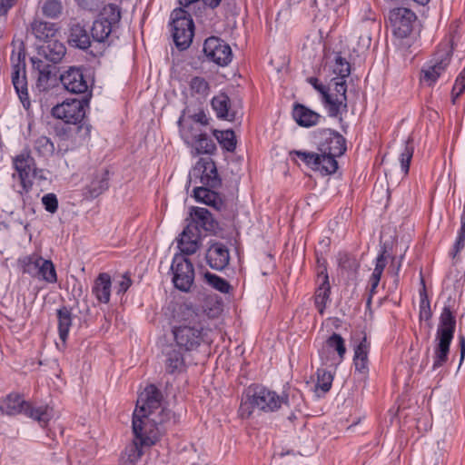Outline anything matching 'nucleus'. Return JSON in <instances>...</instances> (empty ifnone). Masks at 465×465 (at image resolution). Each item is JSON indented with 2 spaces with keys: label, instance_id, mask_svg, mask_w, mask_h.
<instances>
[{
  "label": "nucleus",
  "instance_id": "nucleus-1",
  "mask_svg": "<svg viewBox=\"0 0 465 465\" xmlns=\"http://www.w3.org/2000/svg\"><path fill=\"white\" fill-rule=\"evenodd\" d=\"M301 394L299 391H293L290 397L289 394L278 395L263 386L254 385L248 388L245 399L242 401L239 408L240 416L243 419L249 418L254 410L264 412H272L280 409L282 405L288 407H299Z\"/></svg>",
  "mask_w": 465,
  "mask_h": 465
},
{
  "label": "nucleus",
  "instance_id": "nucleus-2",
  "mask_svg": "<svg viewBox=\"0 0 465 465\" xmlns=\"http://www.w3.org/2000/svg\"><path fill=\"white\" fill-rule=\"evenodd\" d=\"M455 301L449 297L439 317L433 355L432 371L443 366L449 359L450 347L456 330Z\"/></svg>",
  "mask_w": 465,
  "mask_h": 465
},
{
  "label": "nucleus",
  "instance_id": "nucleus-3",
  "mask_svg": "<svg viewBox=\"0 0 465 465\" xmlns=\"http://www.w3.org/2000/svg\"><path fill=\"white\" fill-rule=\"evenodd\" d=\"M182 321L184 322L173 329L176 346L184 351L196 350L202 342L207 341L203 325L198 322V314L193 308L180 307Z\"/></svg>",
  "mask_w": 465,
  "mask_h": 465
},
{
  "label": "nucleus",
  "instance_id": "nucleus-4",
  "mask_svg": "<svg viewBox=\"0 0 465 465\" xmlns=\"http://www.w3.org/2000/svg\"><path fill=\"white\" fill-rule=\"evenodd\" d=\"M170 411L161 410L158 413L151 412L150 415L134 414L133 431L140 444L145 446L154 445L160 437L159 426L170 419Z\"/></svg>",
  "mask_w": 465,
  "mask_h": 465
},
{
  "label": "nucleus",
  "instance_id": "nucleus-5",
  "mask_svg": "<svg viewBox=\"0 0 465 465\" xmlns=\"http://www.w3.org/2000/svg\"><path fill=\"white\" fill-rule=\"evenodd\" d=\"M0 411L9 416L24 413L34 419L45 427L51 419V413L47 406L33 407L30 402L25 401L18 393H10L0 401Z\"/></svg>",
  "mask_w": 465,
  "mask_h": 465
},
{
  "label": "nucleus",
  "instance_id": "nucleus-6",
  "mask_svg": "<svg viewBox=\"0 0 465 465\" xmlns=\"http://www.w3.org/2000/svg\"><path fill=\"white\" fill-rule=\"evenodd\" d=\"M307 82L322 95V102L331 117H338L347 111V85L343 82L331 84L333 89L321 84L316 77H309Z\"/></svg>",
  "mask_w": 465,
  "mask_h": 465
},
{
  "label": "nucleus",
  "instance_id": "nucleus-7",
  "mask_svg": "<svg viewBox=\"0 0 465 465\" xmlns=\"http://www.w3.org/2000/svg\"><path fill=\"white\" fill-rule=\"evenodd\" d=\"M88 103L87 98L67 100L53 107L52 114L54 117L63 120L65 124L77 125V130L79 132L84 130V135L88 136L90 126L82 124Z\"/></svg>",
  "mask_w": 465,
  "mask_h": 465
},
{
  "label": "nucleus",
  "instance_id": "nucleus-8",
  "mask_svg": "<svg viewBox=\"0 0 465 465\" xmlns=\"http://www.w3.org/2000/svg\"><path fill=\"white\" fill-rule=\"evenodd\" d=\"M172 31L175 45L181 49H187L193 42L194 35V24L189 11L176 8L172 12Z\"/></svg>",
  "mask_w": 465,
  "mask_h": 465
},
{
  "label": "nucleus",
  "instance_id": "nucleus-9",
  "mask_svg": "<svg viewBox=\"0 0 465 465\" xmlns=\"http://www.w3.org/2000/svg\"><path fill=\"white\" fill-rule=\"evenodd\" d=\"M121 13L115 5H109L104 8L99 17L93 23L91 35L97 43H104L114 29L118 25Z\"/></svg>",
  "mask_w": 465,
  "mask_h": 465
},
{
  "label": "nucleus",
  "instance_id": "nucleus-10",
  "mask_svg": "<svg viewBox=\"0 0 465 465\" xmlns=\"http://www.w3.org/2000/svg\"><path fill=\"white\" fill-rule=\"evenodd\" d=\"M190 182L195 184L217 188L221 185L215 163L210 158H200L189 174Z\"/></svg>",
  "mask_w": 465,
  "mask_h": 465
},
{
  "label": "nucleus",
  "instance_id": "nucleus-11",
  "mask_svg": "<svg viewBox=\"0 0 465 465\" xmlns=\"http://www.w3.org/2000/svg\"><path fill=\"white\" fill-rule=\"evenodd\" d=\"M174 286L183 292H188L194 281V269L191 261L183 255H174L171 266Z\"/></svg>",
  "mask_w": 465,
  "mask_h": 465
},
{
  "label": "nucleus",
  "instance_id": "nucleus-12",
  "mask_svg": "<svg viewBox=\"0 0 465 465\" xmlns=\"http://www.w3.org/2000/svg\"><path fill=\"white\" fill-rule=\"evenodd\" d=\"M452 56V47L449 43H444L440 45L439 49L435 53L431 64L427 69L422 70L423 80L428 82L430 84L436 82L440 75L449 66Z\"/></svg>",
  "mask_w": 465,
  "mask_h": 465
},
{
  "label": "nucleus",
  "instance_id": "nucleus-13",
  "mask_svg": "<svg viewBox=\"0 0 465 465\" xmlns=\"http://www.w3.org/2000/svg\"><path fill=\"white\" fill-rule=\"evenodd\" d=\"M163 395L162 392L153 384L146 386L137 399L136 409L134 414L150 415L151 412L158 413L162 407Z\"/></svg>",
  "mask_w": 465,
  "mask_h": 465
},
{
  "label": "nucleus",
  "instance_id": "nucleus-14",
  "mask_svg": "<svg viewBox=\"0 0 465 465\" xmlns=\"http://www.w3.org/2000/svg\"><path fill=\"white\" fill-rule=\"evenodd\" d=\"M203 53L206 57L218 65H227L232 58L231 46L219 37L212 36L205 40Z\"/></svg>",
  "mask_w": 465,
  "mask_h": 465
},
{
  "label": "nucleus",
  "instance_id": "nucleus-15",
  "mask_svg": "<svg viewBox=\"0 0 465 465\" xmlns=\"http://www.w3.org/2000/svg\"><path fill=\"white\" fill-rule=\"evenodd\" d=\"M415 14L405 7H398L390 11L389 21L393 32L401 38L408 36L412 31V23L415 21Z\"/></svg>",
  "mask_w": 465,
  "mask_h": 465
},
{
  "label": "nucleus",
  "instance_id": "nucleus-16",
  "mask_svg": "<svg viewBox=\"0 0 465 465\" xmlns=\"http://www.w3.org/2000/svg\"><path fill=\"white\" fill-rule=\"evenodd\" d=\"M59 80L64 88L71 94H85L90 85L79 67L70 66L59 75Z\"/></svg>",
  "mask_w": 465,
  "mask_h": 465
},
{
  "label": "nucleus",
  "instance_id": "nucleus-17",
  "mask_svg": "<svg viewBox=\"0 0 465 465\" xmlns=\"http://www.w3.org/2000/svg\"><path fill=\"white\" fill-rule=\"evenodd\" d=\"M177 243L180 255L194 254L202 245L201 231L197 230L194 224H187L181 232Z\"/></svg>",
  "mask_w": 465,
  "mask_h": 465
},
{
  "label": "nucleus",
  "instance_id": "nucleus-18",
  "mask_svg": "<svg viewBox=\"0 0 465 465\" xmlns=\"http://www.w3.org/2000/svg\"><path fill=\"white\" fill-rule=\"evenodd\" d=\"M318 150L322 153L342 155L346 151V140L338 132L324 130L322 134V141Z\"/></svg>",
  "mask_w": 465,
  "mask_h": 465
},
{
  "label": "nucleus",
  "instance_id": "nucleus-19",
  "mask_svg": "<svg viewBox=\"0 0 465 465\" xmlns=\"http://www.w3.org/2000/svg\"><path fill=\"white\" fill-rule=\"evenodd\" d=\"M207 264L213 270L223 271L230 262V252L228 247L220 242H212L205 254Z\"/></svg>",
  "mask_w": 465,
  "mask_h": 465
},
{
  "label": "nucleus",
  "instance_id": "nucleus-20",
  "mask_svg": "<svg viewBox=\"0 0 465 465\" xmlns=\"http://www.w3.org/2000/svg\"><path fill=\"white\" fill-rule=\"evenodd\" d=\"M32 62L37 71L36 88L40 92L48 90L56 81L55 66L41 59L32 58Z\"/></svg>",
  "mask_w": 465,
  "mask_h": 465
},
{
  "label": "nucleus",
  "instance_id": "nucleus-21",
  "mask_svg": "<svg viewBox=\"0 0 465 465\" xmlns=\"http://www.w3.org/2000/svg\"><path fill=\"white\" fill-rule=\"evenodd\" d=\"M163 354L165 357L164 366L166 372L174 374L181 372L185 366L184 358L183 353L176 345L169 344L163 350Z\"/></svg>",
  "mask_w": 465,
  "mask_h": 465
},
{
  "label": "nucleus",
  "instance_id": "nucleus-22",
  "mask_svg": "<svg viewBox=\"0 0 465 465\" xmlns=\"http://www.w3.org/2000/svg\"><path fill=\"white\" fill-rule=\"evenodd\" d=\"M12 82L23 105L25 107H28L30 105V101L27 91L25 64L22 66L20 64L15 65L12 73Z\"/></svg>",
  "mask_w": 465,
  "mask_h": 465
},
{
  "label": "nucleus",
  "instance_id": "nucleus-23",
  "mask_svg": "<svg viewBox=\"0 0 465 465\" xmlns=\"http://www.w3.org/2000/svg\"><path fill=\"white\" fill-rule=\"evenodd\" d=\"M109 187V172L106 169L96 171L90 183L85 188V195L91 199L96 198Z\"/></svg>",
  "mask_w": 465,
  "mask_h": 465
},
{
  "label": "nucleus",
  "instance_id": "nucleus-24",
  "mask_svg": "<svg viewBox=\"0 0 465 465\" xmlns=\"http://www.w3.org/2000/svg\"><path fill=\"white\" fill-rule=\"evenodd\" d=\"M190 215L192 220L188 224H194L199 231L201 229L205 232L215 231L216 223L207 209L201 207L193 208Z\"/></svg>",
  "mask_w": 465,
  "mask_h": 465
},
{
  "label": "nucleus",
  "instance_id": "nucleus-25",
  "mask_svg": "<svg viewBox=\"0 0 465 465\" xmlns=\"http://www.w3.org/2000/svg\"><path fill=\"white\" fill-rule=\"evenodd\" d=\"M14 167L23 183L28 180L35 171L34 158L28 153H22L13 160Z\"/></svg>",
  "mask_w": 465,
  "mask_h": 465
},
{
  "label": "nucleus",
  "instance_id": "nucleus-26",
  "mask_svg": "<svg viewBox=\"0 0 465 465\" xmlns=\"http://www.w3.org/2000/svg\"><path fill=\"white\" fill-rule=\"evenodd\" d=\"M111 276L106 272H101L94 282L92 292L100 302L108 303L111 295Z\"/></svg>",
  "mask_w": 465,
  "mask_h": 465
},
{
  "label": "nucleus",
  "instance_id": "nucleus-27",
  "mask_svg": "<svg viewBox=\"0 0 465 465\" xmlns=\"http://www.w3.org/2000/svg\"><path fill=\"white\" fill-rule=\"evenodd\" d=\"M292 115L296 123L302 127H311L318 124L321 115L303 104H296Z\"/></svg>",
  "mask_w": 465,
  "mask_h": 465
},
{
  "label": "nucleus",
  "instance_id": "nucleus-28",
  "mask_svg": "<svg viewBox=\"0 0 465 465\" xmlns=\"http://www.w3.org/2000/svg\"><path fill=\"white\" fill-rule=\"evenodd\" d=\"M68 43L72 46L86 50L91 46V39L88 31L80 24L73 25L70 28Z\"/></svg>",
  "mask_w": 465,
  "mask_h": 465
},
{
  "label": "nucleus",
  "instance_id": "nucleus-29",
  "mask_svg": "<svg viewBox=\"0 0 465 465\" xmlns=\"http://www.w3.org/2000/svg\"><path fill=\"white\" fill-rule=\"evenodd\" d=\"M212 106L218 118L228 121L234 120L235 114L230 111V98L226 94L221 93L214 96L212 100Z\"/></svg>",
  "mask_w": 465,
  "mask_h": 465
},
{
  "label": "nucleus",
  "instance_id": "nucleus-30",
  "mask_svg": "<svg viewBox=\"0 0 465 465\" xmlns=\"http://www.w3.org/2000/svg\"><path fill=\"white\" fill-rule=\"evenodd\" d=\"M320 276L322 278V282L318 287L315 292L314 303L320 314L324 313L327 302L330 299L331 286L329 283L328 274L323 272H321Z\"/></svg>",
  "mask_w": 465,
  "mask_h": 465
},
{
  "label": "nucleus",
  "instance_id": "nucleus-31",
  "mask_svg": "<svg viewBox=\"0 0 465 465\" xmlns=\"http://www.w3.org/2000/svg\"><path fill=\"white\" fill-rule=\"evenodd\" d=\"M143 446H145V444H140V441L134 439L131 444L125 447L120 457L119 464L134 465L143 454L142 450Z\"/></svg>",
  "mask_w": 465,
  "mask_h": 465
},
{
  "label": "nucleus",
  "instance_id": "nucleus-32",
  "mask_svg": "<svg viewBox=\"0 0 465 465\" xmlns=\"http://www.w3.org/2000/svg\"><path fill=\"white\" fill-rule=\"evenodd\" d=\"M31 29L37 39L45 42L53 38L57 33L55 24L42 20H35L31 25Z\"/></svg>",
  "mask_w": 465,
  "mask_h": 465
},
{
  "label": "nucleus",
  "instance_id": "nucleus-33",
  "mask_svg": "<svg viewBox=\"0 0 465 465\" xmlns=\"http://www.w3.org/2000/svg\"><path fill=\"white\" fill-rule=\"evenodd\" d=\"M332 72L337 77L331 79V84H335L336 83L343 82L346 85V78L351 74V64L343 58L340 53L334 54V63L332 64Z\"/></svg>",
  "mask_w": 465,
  "mask_h": 465
},
{
  "label": "nucleus",
  "instance_id": "nucleus-34",
  "mask_svg": "<svg viewBox=\"0 0 465 465\" xmlns=\"http://www.w3.org/2000/svg\"><path fill=\"white\" fill-rule=\"evenodd\" d=\"M179 125L181 136L188 145L195 143L196 139H199L203 133L200 125L187 122L183 123L181 119L179 120Z\"/></svg>",
  "mask_w": 465,
  "mask_h": 465
},
{
  "label": "nucleus",
  "instance_id": "nucleus-35",
  "mask_svg": "<svg viewBox=\"0 0 465 465\" xmlns=\"http://www.w3.org/2000/svg\"><path fill=\"white\" fill-rule=\"evenodd\" d=\"M57 318L59 337L63 342H65L72 325V313L70 309L67 307H62L57 310Z\"/></svg>",
  "mask_w": 465,
  "mask_h": 465
},
{
  "label": "nucleus",
  "instance_id": "nucleus-36",
  "mask_svg": "<svg viewBox=\"0 0 465 465\" xmlns=\"http://www.w3.org/2000/svg\"><path fill=\"white\" fill-rule=\"evenodd\" d=\"M43 52L48 61L56 64L64 56L66 48L59 41H48V44L43 48Z\"/></svg>",
  "mask_w": 465,
  "mask_h": 465
},
{
  "label": "nucleus",
  "instance_id": "nucleus-37",
  "mask_svg": "<svg viewBox=\"0 0 465 465\" xmlns=\"http://www.w3.org/2000/svg\"><path fill=\"white\" fill-rule=\"evenodd\" d=\"M369 348L370 343L367 341V338L365 336L355 348L353 361L356 370L360 371L367 368Z\"/></svg>",
  "mask_w": 465,
  "mask_h": 465
},
{
  "label": "nucleus",
  "instance_id": "nucleus-38",
  "mask_svg": "<svg viewBox=\"0 0 465 465\" xmlns=\"http://www.w3.org/2000/svg\"><path fill=\"white\" fill-rule=\"evenodd\" d=\"M339 156L340 155L320 153V161L319 164H317L318 171L323 175L334 173L338 168V162L336 161V157Z\"/></svg>",
  "mask_w": 465,
  "mask_h": 465
},
{
  "label": "nucleus",
  "instance_id": "nucleus-39",
  "mask_svg": "<svg viewBox=\"0 0 465 465\" xmlns=\"http://www.w3.org/2000/svg\"><path fill=\"white\" fill-rule=\"evenodd\" d=\"M414 146L411 138H408L402 144V148L400 153V163L402 172L407 174L410 170V163L413 156Z\"/></svg>",
  "mask_w": 465,
  "mask_h": 465
},
{
  "label": "nucleus",
  "instance_id": "nucleus-40",
  "mask_svg": "<svg viewBox=\"0 0 465 465\" xmlns=\"http://www.w3.org/2000/svg\"><path fill=\"white\" fill-rule=\"evenodd\" d=\"M213 189L204 185L195 186L193 189L194 198L207 205H213L216 202L217 194Z\"/></svg>",
  "mask_w": 465,
  "mask_h": 465
},
{
  "label": "nucleus",
  "instance_id": "nucleus-41",
  "mask_svg": "<svg viewBox=\"0 0 465 465\" xmlns=\"http://www.w3.org/2000/svg\"><path fill=\"white\" fill-rule=\"evenodd\" d=\"M43 258L36 255L27 256L20 260L22 271L33 277L39 276V267Z\"/></svg>",
  "mask_w": 465,
  "mask_h": 465
},
{
  "label": "nucleus",
  "instance_id": "nucleus-42",
  "mask_svg": "<svg viewBox=\"0 0 465 465\" xmlns=\"http://www.w3.org/2000/svg\"><path fill=\"white\" fill-rule=\"evenodd\" d=\"M63 4L61 0H45L42 6V14L51 19L58 18L63 13Z\"/></svg>",
  "mask_w": 465,
  "mask_h": 465
},
{
  "label": "nucleus",
  "instance_id": "nucleus-43",
  "mask_svg": "<svg viewBox=\"0 0 465 465\" xmlns=\"http://www.w3.org/2000/svg\"><path fill=\"white\" fill-rule=\"evenodd\" d=\"M191 146L196 150L198 154H212L216 150V145L213 140L204 132L199 139H196L195 143H193Z\"/></svg>",
  "mask_w": 465,
  "mask_h": 465
},
{
  "label": "nucleus",
  "instance_id": "nucleus-44",
  "mask_svg": "<svg viewBox=\"0 0 465 465\" xmlns=\"http://www.w3.org/2000/svg\"><path fill=\"white\" fill-rule=\"evenodd\" d=\"M204 279L210 286L223 293H229L232 289L228 281L209 272L204 273Z\"/></svg>",
  "mask_w": 465,
  "mask_h": 465
},
{
  "label": "nucleus",
  "instance_id": "nucleus-45",
  "mask_svg": "<svg viewBox=\"0 0 465 465\" xmlns=\"http://www.w3.org/2000/svg\"><path fill=\"white\" fill-rule=\"evenodd\" d=\"M47 282L54 283L57 282L56 271L54 263L50 260L43 258L39 267V276Z\"/></svg>",
  "mask_w": 465,
  "mask_h": 465
},
{
  "label": "nucleus",
  "instance_id": "nucleus-46",
  "mask_svg": "<svg viewBox=\"0 0 465 465\" xmlns=\"http://www.w3.org/2000/svg\"><path fill=\"white\" fill-rule=\"evenodd\" d=\"M190 90L193 94H198L202 97L207 96L210 86L208 82L200 76H194L190 81Z\"/></svg>",
  "mask_w": 465,
  "mask_h": 465
},
{
  "label": "nucleus",
  "instance_id": "nucleus-47",
  "mask_svg": "<svg viewBox=\"0 0 465 465\" xmlns=\"http://www.w3.org/2000/svg\"><path fill=\"white\" fill-rule=\"evenodd\" d=\"M333 377L330 371L325 370H318L317 382L315 384V391L321 390L322 393L330 391L332 384Z\"/></svg>",
  "mask_w": 465,
  "mask_h": 465
},
{
  "label": "nucleus",
  "instance_id": "nucleus-48",
  "mask_svg": "<svg viewBox=\"0 0 465 465\" xmlns=\"http://www.w3.org/2000/svg\"><path fill=\"white\" fill-rule=\"evenodd\" d=\"M35 149L40 155L47 156L53 154L54 145L51 140L46 136L38 137L34 143Z\"/></svg>",
  "mask_w": 465,
  "mask_h": 465
},
{
  "label": "nucleus",
  "instance_id": "nucleus-49",
  "mask_svg": "<svg viewBox=\"0 0 465 465\" xmlns=\"http://www.w3.org/2000/svg\"><path fill=\"white\" fill-rule=\"evenodd\" d=\"M217 140L228 152H233L236 148V138L234 132L232 130L220 132V134L217 135Z\"/></svg>",
  "mask_w": 465,
  "mask_h": 465
},
{
  "label": "nucleus",
  "instance_id": "nucleus-50",
  "mask_svg": "<svg viewBox=\"0 0 465 465\" xmlns=\"http://www.w3.org/2000/svg\"><path fill=\"white\" fill-rule=\"evenodd\" d=\"M327 345L330 348L334 349L340 357V359H343L344 354L346 352V347L344 343L343 338L338 333H332L327 340Z\"/></svg>",
  "mask_w": 465,
  "mask_h": 465
},
{
  "label": "nucleus",
  "instance_id": "nucleus-51",
  "mask_svg": "<svg viewBox=\"0 0 465 465\" xmlns=\"http://www.w3.org/2000/svg\"><path fill=\"white\" fill-rule=\"evenodd\" d=\"M292 153L297 155L302 162H304L312 169L318 171V165L320 161V153H309L302 151H293Z\"/></svg>",
  "mask_w": 465,
  "mask_h": 465
},
{
  "label": "nucleus",
  "instance_id": "nucleus-52",
  "mask_svg": "<svg viewBox=\"0 0 465 465\" xmlns=\"http://www.w3.org/2000/svg\"><path fill=\"white\" fill-rule=\"evenodd\" d=\"M42 203L45 209L51 213H54L58 209V200L54 193H47L44 195Z\"/></svg>",
  "mask_w": 465,
  "mask_h": 465
},
{
  "label": "nucleus",
  "instance_id": "nucleus-53",
  "mask_svg": "<svg viewBox=\"0 0 465 465\" xmlns=\"http://www.w3.org/2000/svg\"><path fill=\"white\" fill-rule=\"evenodd\" d=\"M386 251L383 250L376 258L375 268L372 275L381 277V274L387 265V258L385 256Z\"/></svg>",
  "mask_w": 465,
  "mask_h": 465
},
{
  "label": "nucleus",
  "instance_id": "nucleus-54",
  "mask_svg": "<svg viewBox=\"0 0 465 465\" xmlns=\"http://www.w3.org/2000/svg\"><path fill=\"white\" fill-rule=\"evenodd\" d=\"M464 242H465V221L461 220V226H460V230L459 232V236H458L457 241L454 245L453 257H455L460 252V250L463 249Z\"/></svg>",
  "mask_w": 465,
  "mask_h": 465
},
{
  "label": "nucleus",
  "instance_id": "nucleus-55",
  "mask_svg": "<svg viewBox=\"0 0 465 465\" xmlns=\"http://www.w3.org/2000/svg\"><path fill=\"white\" fill-rule=\"evenodd\" d=\"M465 92V84L457 82L455 80V84L451 90V102L453 104H456L457 99Z\"/></svg>",
  "mask_w": 465,
  "mask_h": 465
},
{
  "label": "nucleus",
  "instance_id": "nucleus-56",
  "mask_svg": "<svg viewBox=\"0 0 465 465\" xmlns=\"http://www.w3.org/2000/svg\"><path fill=\"white\" fill-rule=\"evenodd\" d=\"M420 282H421L423 288L420 292V309H428V308H430V301L428 299V295L426 292L425 282H424L423 278H421Z\"/></svg>",
  "mask_w": 465,
  "mask_h": 465
},
{
  "label": "nucleus",
  "instance_id": "nucleus-57",
  "mask_svg": "<svg viewBox=\"0 0 465 465\" xmlns=\"http://www.w3.org/2000/svg\"><path fill=\"white\" fill-rule=\"evenodd\" d=\"M380 281H381V277L375 276V275L371 274V276L370 278V290H369L370 296H369V299L367 301L368 304L371 303L372 295L376 292V289H377V287H378V285L380 283Z\"/></svg>",
  "mask_w": 465,
  "mask_h": 465
},
{
  "label": "nucleus",
  "instance_id": "nucleus-58",
  "mask_svg": "<svg viewBox=\"0 0 465 465\" xmlns=\"http://www.w3.org/2000/svg\"><path fill=\"white\" fill-rule=\"evenodd\" d=\"M191 119L193 121V124H198V125H207L208 124V118L204 112L201 111L197 114H194L191 116Z\"/></svg>",
  "mask_w": 465,
  "mask_h": 465
},
{
  "label": "nucleus",
  "instance_id": "nucleus-59",
  "mask_svg": "<svg viewBox=\"0 0 465 465\" xmlns=\"http://www.w3.org/2000/svg\"><path fill=\"white\" fill-rule=\"evenodd\" d=\"M132 285V280L129 276L124 275L122 280L119 282L117 292L124 293Z\"/></svg>",
  "mask_w": 465,
  "mask_h": 465
},
{
  "label": "nucleus",
  "instance_id": "nucleus-60",
  "mask_svg": "<svg viewBox=\"0 0 465 465\" xmlns=\"http://www.w3.org/2000/svg\"><path fill=\"white\" fill-rule=\"evenodd\" d=\"M459 341H460V364H459V368H460L464 358H465V337L463 335H460L459 337Z\"/></svg>",
  "mask_w": 465,
  "mask_h": 465
},
{
  "label": "nucleus",
  "instance_id": "nucleus-61",
  "mask_svg": "<svg viewBox=\"0 0 465 465\" xmlns=\"http://www.w3.org/2000/svg\"><path fill=\"white\" fill-rule=\"evenodd\" d=\"M13 5V0H0V15H4Z\"/></svg>",
  "mask_w": 465,
  "mask_h": 465
},
{
  "label": "nucleus",
  "instance_id": "nucleus-62",
  "mask_svg": "<svg viewBox=\"0 0 465 465\" xmlns=\"http://www.w3.org/2000/svg\"><path fill=\"white\" fill-rule=\"evenodd\" d=\"M432 316V313H431V311H430V308H428V309H420V319H425V320H430Z\"/></svg>",
  "mask_w": 465,
  "mask_h": 465
},
{
  "label": "nucleus",
  "instance_id": "nucleus-63",
  "mask_svg": "<svg viewBox=\"0 0 465 465\" xmlns=\"http://www.w3.org/2000/svg\"><path fill=\"white\" fill-rule=\"evenodd\" d=\"M457 82L465 84V66L464 69L457 76Z\"/></svg>",
  "mask_w": 465,
  "mask_h": 465
},
{
  "label": "nucleus",
  "instance_id": "nucleus-64",
  "mask_svg": "<svg viewBox=\"0 0 465 465\" xmlns=\"http://www.w3.org/2000/svg\"><path fill=\"white\" fill-rule=\"evenodd\" d=\"M414 1L420 5H426L427 3L430 2V0H414Z\"/></svg>",
  "mask_w": 465,
  "mask_h": 465
}]
</instances>
